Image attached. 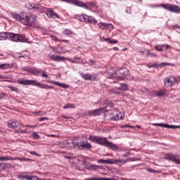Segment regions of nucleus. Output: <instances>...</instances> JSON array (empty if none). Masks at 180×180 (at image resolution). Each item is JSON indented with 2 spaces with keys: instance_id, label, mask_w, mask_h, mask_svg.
<instances>
[{
  "instance_id": "obj_1",
  "label": "nucleus",
  "mask_w": 180,
  "mask_h": 180,
  "mask_svg": "<svg viewBox=\"0 0 180 180\" xmlns=\"http://www.w3.org/2000/svg\"><path fill=\"white\" fill-rule=\"evenodd\" d=\"M22 25L31 26V27H36L37 25V16L35 15H25L23 17Z\"/></svg>"
},
{
  "instance_id": "obj_2",
  "label": "nucleus",
  "mask_w": 180,
  "mask_h": 180,
  "mask_svg": "<svg viewBox=\"0 0 180 180\" xmlns=\"http://www.w3.org/2000/svg\"><path fill=\"white\" fill-rule=\"evenodd\" d=\"M89 140H90L93 143H96L100 146H105V147H106V144L109 142L108 141V138L106 137L92 136V135L89 136Z\"/></svg>"
},
{
  "instance_id": "obj_3",
  "label": "nucleus",
  "mask_w": 180,
  "mask_h": 180,
  "mask_svg": "<svg viewBox=\"0 0 180 180\" xmlns=\"http://www.w3.org/2000/svg\"><path fill=\"white\" fill-rule=\"evenodd\" d=\"M126 75H129V70L127 68H122L120 70H117L112 76L118 79L123 80L126 77Z\"/></svg>"
},
{
  "instance_id": "obj_4",
  "label": "nucleus",
  "mask_w": 180,
  "mask_h": 180,
  "mask_svg": "<svg viewBox=\"0 0 180 180\" xmlns=\"http://www.w3.org/2000/svg\"><path fill=\"white\" fill-rule=\"evenodd\" d=\"M79 20L81 22H88L89 23H91V25H96V23H98V21L95 18L86 14L79 15Z\"/></svg>"
},
{
  "instance_id": "obj_5",
  "label": "nucleus",
  "mask_w": 180,
  "mask_h": 180,
  "mask_svg": "<svg viewBox=\"0 0 180 180\" xmlns=\"http://www.w3.org/2000/svg\"><path fill=\"white\" fill-rule=\"evenodd\" d=\"M162 8L169 11V12H173L174 13H180V7L176 5H172L169 4H165L161 5Z\"/></svg>"
},
{
  "instance_id": "obj_6",
  "label": "nucleus",
  "mask_w": 180,
  "mask_h": 180,
  "mask_svg": "<svg viewBox=\"0 0 180 180\" xmlns=\"http://www.w3.org/2000/svg\"><path fill=\"white\" fill-rule=\"evenodd\" d=\"M9 39L12 40V41H20L21 43H25L27 41L25 37L12 32H10Z\"/></svg>"
},
{
  "instance_id": "obj_7",
  "label": "nucleus",
  "mask_w": 180,
  "mask_h": 180,
  "mask_svg": "<svg viewBox=\"0 0 180 180\" xmlns=\"http://www.w3.org/2000/svg\"><path fill=\"white\" fill-rule=\"evenodd\" d=\"M108 112V107H103L98 109L92 110L88 112V116H99V115H102V113H105Z\"/></svg>"
},
{
  "instance_id": "obj_8",
  "label": "nucleus",
  "mask_w": 180,
  "mask_h": 180,
  "mask_svg": "<svg viewBox=\"0 0 180 180\" xmlns=\"http://www.w3.org/2000/svg\"><path fill=\"white\" fill-rule=\"evenodd\" d=\"M60 146L61 148H72V147H77V142L69 139L60 143Z\"/></svg>"
},
{
  "instance_id": "obj_9",
  "label": "nucleus",
  "mask_w": 180,
  "mask_h": 180,
  "mask_svg": "<svg viewBox=\"0 0 180 180\" xmlns=\"http://www.w3.org/2000/svg\"><path fill=\"white\" fill-rule=\"evenodd\" d=\"M123 117H124V113L116 110L110 115V120H122Z\"/></svg>"
},
{
  "instance_id": "obj_10",
  "label": "nucleus",
  "mask_w": 180,
  "mask_h": 180,
  "mask_svg": "<svg viewBox=\"0 0 180 180\" xmlns=\"http://www.w3.org/2000/svg\"><path fill=\"white\" fill-rule=\"evenodd\" d=\"M129 89V87L127 86V84H121L120 87H115L112 90V94H115V95H120L122 94V91H127Z\"/></svg>"
},
{
  "instance_id": "obj_11",
  "label": "nucleus",
  "mask_w": 180,
  "mask_h": 180,
  "mask_svg": "<svg viewBox=\"0 0 180 180\" xmlns=\"http://www.w3.org/2000/svg\"><path fill=\"white\" fill-rule=\"evenodd\" d=\"M165 86H174L176 84V79L175 77H169L165 79Z\"/></svg>"
},
{
  "instance_id": "obj_12",
  "label": "nucleus",
  "mask_w": 180,
  "mask_h": 180,
  "mask_svg": "<svg viewBox=\"0 0 180 180\" xmlns=\"http://www.w3.org/2000/svg\"><path fill=\"white\" fill-rule=\"evenodd\" d=\"M80 75L82 78H83V79H85L86 81H98V78H96V77L92 76V75L89 73H80Z\"/></svg>"
},
{
  "instance_id": "obj_13",
  "label": "nucleus",
  "mask_w": 180,
  "mask_h": 180,
  "mask_svg": "<svg viewBox=\"0 0 180 180\" xmlns=\"http://www.w3.org/2000/svg\"><path fill=\"white\" fill-rule=\"evenodd\" d=\"M166 158L167 160H169L170 161H173V162H175V164H180V160L179 155H174L172 154H167L166 155Z\"/></svg>"
},
{
  "instance_id": "obj_14",
  "label": "nucleus",
  "mask_w": 180,
  "mask_h": 180,
  "mask_svg": "<svg viewBox=\"0 0 180 180\" xmlns=\"http://www.w3.org/2000/svg\"><path fill=\"white\" fill-rule=\"evenodd\" d=\"M76 147L82 150V148H91V145L88 141L77 143Z\"/></svg>"
},
{
  "instance_id": "obj_15",
  "label": "nucleus",
  "mask_w": 180,
  "mask_h": 180,
  "mask_svg": "<svg viewBox=\"0 0 180 180\" xmlns=\"http://www.w3.org/2000/svg\"><path fill=\"white\" fill-rule=\"evenodd\" d=\"M127 162V160L124 159H111V164H115L116 165H119L122 167V165H124Z\"/></svg>"
},
{
  "instance_id": "obj_16",
  "label": "nucleus",
  "mask_w": 180,
  "mask_h": 180,
  "mask_svg": "<svg viewBox=\"0 0 180 180\" xmlns=\"http://www.w3.org/2000/svg\"><path fill=\"white\" fill-rule=\"evenodd\" d=\"M49 84H53V85H56L57 86H60V88H63V89H67V88H69L70 86L65 84H63V83H60L58 82H54L53 80H48Z\"/></svg>"
},
{
  "instance_id": "obj_17",
  "label": "nucleus",
  "mask_w": 180,
  "mask_h": 180,
  "mask_svg": "<svg viewBox=\"0 0 180 180\" xmlns=\"http://www.w3.org/2000/svg\"><path fill=\"white\" fill-rule=\"evenodd\" d=\"M98 26L99 29H101V30H106V29H109V27H112V24L105 23L103 22H98Z\"/></svg>"
},
{
  "instance_id": "obj_18",
  "label": "nucleus",
  "mask_w": 180,
  "mask_h": 180,
  "mask_svg": "<svg viewBox=\"0 0 180 180\" xmlns=\"http://www.w3.org/2000/svg\"><path fill=\"white\" fill-rule=\"evenodd\" d=\"M108 148H110V150H112V151H119V146H117V145L112 143V142H109L106 144V146Z\"/></svg>"
},
{
  "instance_id": "obj_19",
  "label": "nucleus",
  "mask_w": 180,
  "mask_h": 180,
  "mask_svg": "<svg viewBox=\"0 0 180 180\" xmlns=\"http://www.w3.org/2000/svg\"><path fill=\"white\" fill-rule=\"evenodd\" d=\"M67 1L68 4H72L73 5H76V6H79V8H82L84 5V2L78 0H67Z\"/></svg>"
},
{
  "instance_id": "obj_20",
  "label": "nucleus",
  "mask_w": 180,
  "mask_h": 180,
  "mask_svg": "<svg viewBox=\"0 0 180 180\" xmlns=\"http://www.w3.org/2000/svg\"><path fill=\"white\" fill-rule=\"evenodd\" d=\"M154 126H160V127H167V129H180L179 126L168 125L166 124H154Z\"/></svg>"
},
{
  "instance_id": "obj_21",
  "label": "nucleus",
  "mask_w": 180,
  "mask_h": 180,
  "mask_svg": "<svg viewBox=\"0 0 180 180\" xmlns=\"http://www.w3.org/2000/svg\"><path fill=\"white\" fill-rule=\"evenodd\" d=\"M30 74H33V75H39L41 71L37 68H28L27 70Z\"/></svg>"
},
{
  "instance_id": "obj_22",
  "label": "nucleus",
  "mask_w": 180,
  "mask_h": 180,
  "mask_svg": "<svg viewBox=\"0 0 180 180\" xmlns=\"http://www.w3.org/2000/svg\"><path fill=\"white\" fill-rule=\"evenodd\" d=\"M11 16L13 19L15 20H18V22H20V23H23V17L20 16V15L16 13H13L11 14Z\"/></svg>"
},
{
  "instance_id": "obj_23",
  "label": "nucleus",
  "mask_w": 180,
  "mask_h": 180,
  "mask_svg": "<svg viewBox=\"0 0 180 180\" xmlns=\"http://www.w3.org/2000/svg\"><path fill=\"white\" fill-rule=\"evenodd\" d=\"M11 32H0V40H6L9 39Z\"/></svg>"
},
{
  "instance_id": "obj_24",
  "label": "nucleus",
  "mask_w": 180,
  "mask_h": 180,
  "mask_svg": "<svg viewBox=\"0 0 180 180\" xmlns=\"http://www.w3.org/2000/svg\"><path fill=\"white\" fill-rule=\"evenodd\" d=\"M46 15L48 18H52L53 19H56V18H58V15L54 12L52 11V10L49 9L46 11Z\"/></svg>"
},
{
  "instance_id": "obj_25",
  "label": "nucleus",
  "mask_w": 180,
  "mask_h": 180,
  "mask_svg": "<svg viewBox=\"0 0 180 180\" xmlns=\"http://www.w3.org/2000/svg\"><path fill=\"white\" fill-rule=\"evenodd\" d=\"M38 88H41V89H54L53 86H47L44 84L38 83Z\"/></svg>"
},
{
  "instance_id": "obj_26",
  "label": "nucleus",
  "mask_w": 180,
  "mask_h": 180,
  "mask_svg": "<svg viewBox=\"0 0 180 180\" xmlns=\"http://www.w3.org/2000/svg\"><path fill=\"white\" fill-rule=\"evenodd\" d=\"M26 6L29 9H37V11H39L40 9V7L39 6H36L35 4H33L32 3L27 4Z\"/></svg>"
},
{
  "instance_id": "obj_27",
  "label": "nucleus",
  "mask_w": 180,
  "mask_h": 180,
  "mask_svg": "<svg viewBox=\"0 0 180 180\" xmlns=\"http://www.w3.org/2000/svg\"><path fill=\"white\" fill-rule=\"evenodd\" d=\"M8 68H12V65L8 63H0V70H8Z\"/></svg>"
},
{
  "instance_id": "obj_28",
  "label": "nucleus",
  "mask_w": 180,
  "mask_h": 180,
  "mask_svg": "<svg viewBox=\"0 0 180 180\" xmlns=\"http://www.w3.org/2000/svg\"><path fill=\"white\" fill-rule=\"evenodd\" d=\"M18 84H20V85H29V80L25 79H19L17 81Z\"/></svg>"
},
{
  "instance_id": "obj_29",
  "label": "nucleus",
  "mask_w": 180,
  "mask_h": 180,
  "mask_svg": "<svg viewBox=\"0 0 180 180\" xmlns=\"http://www.w3.org/2000/svg\"><path fill=\"white\" fill-rule=\"evenodd\" d=\"M98 162H100L101 164H112V159L110 160L101 159V160H98Z\"/></svg>"
},
{
  "instance_id": "obj_30",
  "label": "nucleus",
  "mask_w": 180,
  "mask_h": 180,
  "mask_svg": "<svg viewBox=\"0 0 180 180\" xmlns=\"http://www.w3.org/2000/svg\"><path fill=\"white\" fill-rule=\"evenodd\" d=\"M8 158H11V159H9L8 161H13V160L26 161V160H27L25 158H20L19 157H17V158L8 157Z\"/></svg>"
},
{
  "instance_id": "obj_31",
  "label": "nucleus",
  "mask_w": 180,
  "mask_h": 180,
  "mask_svg": "<svg viewBox=\"0 0 180 180\" xmlns=\"http://www.w3.org/2000/svg\"><path fill=\"white\" fill-rule=\"evenodd\" d=\"M39 83L37 80H28V85H34V86H38Z\"/></svg>"
},
{
  "instance_id": "obj_32",
  "label": "nucleus",
  "mask_w": 180,
  "mask_h": 180,
  "mask_svg": "<svg viewBox=\"0 0 180 180\" xmlns=\"http://www.w3.org/2000/svg\"><path fill=\"white\" fill-rule=\"evenodd\" d=\"M157 51H164L163 44H158L155 46Z\"/></svg>"
},
{
  "instance_id": "obj_33",
  "label": "nucleus",
  "mask_w": 180,
  "mask_h": 180,
  "mask_svg": "<svg viewBox=\"0 0 180 180\" xmlns=\"http://www.w3.org/2000/svg\"><path fill=\"white\" fill-rule=\"evenodd\" d=\"M63 109H75V105L74 104L68 103L63 107Z\"/></svg>"
},
{
  "instance_id": "obj_34",
  "label": "nucleus",
  "mask_w": 180,
  "mask_h": 180,
  "mask_svg": "<svg viewBox=\"0 0 180 180\" xmlns=\"http://www.w3.org/2000/svg\"><path fill=\"white\" fill-rule=\"evenodd\" d=\"M74 60L72 61V64H84L85 65V63L84 62H78L77 60H81V58H78V57H75Z\"/></svg>"
},
{
  "instance_id": "obj_35",
  "label": "nucleus",
  "mask_w": 180,
  "mask_h": 180,
  "mask_svg": "<svg viewBox=\"0 0 180 180\" xmlns=\"http://www.w3.org/2000/svg\"><path fill=\"white\" fill-rule=\"evenodd\" d=\"M51 39L52 40H53L54 41H64L65 43H67V40H61V39H59L58 38H57V37L54 36V35H52L51 37Z\"/></svg>"
},
{
  "instance_id": "obj_36",
  "label": "nucleus",
  "mask_w": 180,
  "mask_h": 180,
  "mask_svg": "<svg viewBox=\"0 0 180 180\" xmlns=\"http://www.w3.org/2000/svg\"><path fill=\"white\" fill-rule=\"evenodd\" d=\"M167 65H172V64L163 62V63H160V65H158V67L159 68H162L163 67H167Z\"/></svg>"
},
{
  "instance_id": "obj_37",
  "label": "nucleus",
  "mask_w": 180,
  "mask_h": 180,
  "mask_svg": "<svg viewBox=\"0 0 180 180\" xmlns=\"http://www.w3.org/2000/svg\"><path fill=\"white\" fill-rule=\"evenodd\" d=\"M8 88L9 89H11V91H12L13 92H16V94L19 93V89H18L17 87H13L11 86H8Z\"/></svg>"
},
{
  "instance_id": "obj_38",
  "label": "nucleus",
  "mask_w": 180,
  "mask_h": 180,
  "mask_svg": "<svg viewBox=\"0 0 180 180\" xmlns=\"http://www.w3.org/2000/svg\"><path fill=\"white\" fill-rule=\"evenodd\" d=\"M8 126L10 129H16V122H8Z\"/></svg>"
},
{
  "instance_id": "obj_39",
  "label": "nucleus",
  "mask_w": 180,
  "mask_h": 180,
  "mask_svg": "<svg viewBox=\"0 0 180 180\" xmlns=\"http://www.w3.org/2000/svg\"><path fill=\"white\" fill-rule=\"evenodd\" d=\"M165 94V93L164 92V91H156L155 95V96L161 97V96H164Z\"/></svg>"
},
{
  "instance_id": "obj_40",
  "label": "nucleus",
  "mask_w": 180,
  "mask_h": 180,
  "mask_svg": "<svg viewBox=\"0 0 180 180\" xmlns=\"http://www.w3.org/2000/svg\"><path fill=\"white\" fill-rule=\"evenodd\" d=\"M46 113V112H43V111H38L37 112H34V115H36V116H44Z\"/></svg>"
},
{
  "instance_id": "obj_41",
  "label": "nucleus",
  "mask_w": 180,
  "mask_h": 180,
  "mask_svg": "<svg viewBox=\"0 0 180 180\" xmlns=\"http://www.w3.org/2000/svg\"><path fill=\"white\" fill-rule=\"evenodd\" d=\"M9 160H12V158H8V157H4V156H2V157H1L0 156V161H9Z\"/></svg>"
},
{
  "instance_id": "obj_42",
  "label": "nucleus",
  "mask_w": 180,
  "mask_h": 180,
  "mask_svg": "<svg viewBox=\"0 0 180 180\" xmlns=\"http://www.w3.org/2000/svg\"><path fill=\"white\" fill-rule=\"evenodd\" d=\"M67 58L64 56H57L56 57V61H64V60H66Z\"/></svg>"
},
{
  "instance_id": "obj_43",
  "label": "nucleus",
  "mask_w": 180,
  "mask_h": 180,
  "mask_svg": "<svg viewBox=\"0 0 180 180\" xmlns=\"http://www.w3.org/2000/svg\"><path fill=\"white\" fill-rule=\"evenodd\" d=\"M32 137L34 139H36V140L40 139V135L37 134V132H34L32 134Z\"/></svg>"
},
{
  "instance_id": "obj_44",
  "label": "nucleus",
  "mask_w": 180,
  "mask_h": 180,
  "mask_svg": "<svg viewBox=\"0 0 180 180\" xmlns=\"http://www.w3.org/2000/svg\"><path fill=\"white\" fill-rule=\"evenodd\" d=\"M63 33L66 35V36H71V34H72V32L68 30H65V31H63Z\"/></svg>"
},
{
  "instance_id": "obj_45",
  "label": "nucleus",
  "mask_w": 180,
  "mask_h": 180,
  "mask_svg": "<svg viewBox=\"0 0 180 180\" xmlns=\"http://www.w3.org/2000/svg\"><path fill=\"white\" fill-rule=\"evenodd\" d=\"M82 8H84V9H87V11H91V6H88L85 3H83V6Z\"/></svg>"
},
{
  "instance_id": "obj_46",
  "label": "nucleus",
  "mask_w": 180,
  "mask_h": 180,
  "mask_svg": "<svg viewBox=\"0 0 180 180\" xmlns=\"http://www.w3.org/2000/svg\"><path fill=\"white\" fill-rule=\"evenodd\" d=\"M27 180H39V177L37 176H30V178H27Z\"/></svg>"
},
{
  "instance_id": "obj_47",
  "label": "nucleus",
  "mask_w": 180,
  "mask_h": 180,
  "mask_svg": "<svg viewBox=\"0 0 180 180\" xmlns=\"http://www.w3.org/2000/svg\"><path fill=\"white\" fill-rule=\"evenodd\" d=\"M19 178H20L21 180H27V178H30V176H27V175H25V176H23V175H20L19 176Z\"/></svg>"
},
{
  "instance_id": "obj_48",
  "label": "nucleus",
  "mask_w": 180,
  "mask_h": 180,
  "mask_svg": "<svg viewBox=\"0 0 180 180\" xmlns=\"http://www.w3.org/2000/svg\"><path fill=\"white\" fill-rule=\"evenodd\" d=\"M171 49V46L168 44H163V51L164 50H169Z\"/></svg>"
},
{
  "instance_id": "obj_49",
  "label": "nucleus",
  "mask_w": 180,
  "mask_h": 180,
  "mask_svg": "<svg viewBox=\"0 0 180 180\" xmlns=\"http://www.w3.org/2000/svg\"><path fill=\"white\" fill-rule=\"evenodd\" d=\"M96 167H98V166H95L94 165H89L87 166V168H88V169H95V168H96Z\"/></svg>"
},
{
  "instance_id": "obj_50",
  "label": "nucleus",
  "mask_w": 180,
  "mask_h": 180,
  "mask_svg": "<svg viewBox=\"0 0 180 180\" xmlns=\"http://www.w3.org/2000/svg\"><path fill=\"white\" fill-rule=\"evenodd\" d=\"M148 68H153V67H158V64L155 63V64H148Z\"/></svg>"
},
{
  "instance_id": "obj_51",
  "label": "nucleus",
  "mask_w": 180,
  "mask_h": 180,
  "mask_svg": "<svg viewBox=\"0 0 180 180\" xmlns=\"http://www.w3.org/2000/svg\"><path fill=\"white\" fill-rule=\"evenodd\" d=\"M44 120H49V117H44L39 118V122H44Z\"/></svg>"
},
{
  "instance_id": "obj_52",
  "label": "nucleus",
  "mask_w": 180,
  "mask_h": 180,
  "mask_svg": "<svg viewBox=\"0 0 180 180\" xmlns=\"http://www.w3.org/2000/svg\"><path fill=\"white\" fill-rule=\"evenodd\" d=\"M6 96V94L5 93H1L0 94V99H4Z\"/></svg>"
},
{
  "instance_id": "obj_53",
  "label": "nucleus",
  "mask_w": 180,
  "mask_h": 180,
  "mask_svg": "<svg viewBox=\"0 0 180 180\" xmlns=\"http://www.w3.org/2000/svg\"><path fill=\"white\" fill-rule=\"evenodd\" d=\"M51 58L52 59V60H53V61H56V58H57V56H54V55H51Z\"/></svg>"
},
{
  "instance_id": "obj_54",
  "label": "nucleus",
  "mask_w": 180,
  "mask_h": 180,
  "mask_svg": "<svg viewBox=\"0 0 180 180\" xmlns=\"http://www.w3.org/2000/svg\"><path fill=\"white\" fill-rule=\"evenodd\" d=\"M117 43H118L117 40H111L110 42V44H117Z\"/></svg>"
},
{
  "instance_id": "obj_55",
  "label": "nucleus",
  "mask_w": 180,
  "mask_h": 180,
  "mask_svg": "<svg viewBox=\"0 0 180 180\" xmlns=\"http://www.w3.org/2000/svg\"><path fill=\"white\" fill-rule=\"evenodd\" d=\"M30 154H32V155H37V157H40V155H38L36 153V152H30Z\"/></svg>"
},
{
  "instance_id": "obj_56",
  "label": "nucleus",
  "mask_w": 180,
  "mask_h": 180,
  "mask_svg": "<svg viewBox=\"0 0 180 180\" xmlns=\"http://www.w3.org/2000/svg\"><path fill=\"white\" fill-rule=\"evenodd\" d=\"M105 41H108V43H110L111 40L110 38H103Z\"/></svg>"
},
{
  "instance_id": "obj_57",
  "label": "nucleus",
  "mask_w": 180,
  "mask_h": 180,
  "mask_svg": "<svg viewBox=\"0 0 180 180\" xmlns=\"http://www.w3.org/2000/svg\"><path fill=\"white\" fill-rule=\"evenodd\" d=\"M41 77H44L45 78H49V75H47V74L46 73H42V75H41Z\"/></svg>"
},
{
  "instance_id": "obj_58",
  "label": "nucleus",
  "mask_w": 180,
  "mask_h": 180,
  "mask_svg": "<svg viewBox=\"0 0 180 180\" xmlns=\"http://www.w3.org/2000/svg\"><path fill=\"white\" fill-rule=\"evenodd\" d=\"M121 127L123 129V128H124V127H130V125L129 124H126L125 125H122V126H121Z\"/></svg>"
},
{
  "instance_id": "obj_59",
  "label": "nucleus",
  "mask_w": 180,
  "mask_h": 180,
  "mask_svg": "<svg viewBox=\"0 0 180 180\" xmlns=\"http://www.w3.org/2000/svg\"><path fill=\"white\" fill-rule=\"evenodd\" d=\"M27 127H32L33 129L37 127V125H34V126H29V125H27Z\"/></svg>"
},
{
  "instance_id": "obj_60",
  "label": "nucleus",
  "mask_w": 180,
  "mask_h": 180,
  "mask_svg": "<svg viewBox=\"0 0 180 180\" xmlns=\"http://www.w3.org/2000/svg\"><path fill=\"white\" fill-rule=\"evenodd\" d=\"M65 60H67L68 61H70V63H72V59L71 58H66Z\"/></svg>"
},
{
  "instance_id": "obj_61",
  "label": "nucleus",
  "mask_w": 180,
  "mask_h": 180,
  "mask_svg": "<svg viewBox=\"0 0 180 180\" xmlns=\"http://www.w3.org/2000/svg\"><path fill=\"white\" fill-rule=\"evenodd\" d=\"M113 50H115V51H117L119 50V48L115 46L113 48Z\"/></svg>"
},
{
  "instance_id": "obj_62",
  "label": "nucleus",
  "mask_w": 180,
  "mask_h": 180,
  "mask_svg": "<svg viewBox=\"0 0 180 180\" xmlns=\"http://www.w3.org/2000/svg\"><path fill=\"white\" fill-rule=\"evenodd\" d=\"M153 53H151V51H150V50L148 51V56H150L152 55Z\"/></svg>"
},
{
  "instance_id": "obj_63",
  "label": "nucleus",
  "mask_w": 180,
  "mask_h": 180,
  "mask_svg": "<svg viewBox=\"0 0 180 180\" xmlns=\"http://www.w3.org/2000/svg\"><path fill=\"white\" fill-rule=\"evenodd\" d=\"M157 56V54L155 53H152V55H150V57H156Z\"/></svg>"
},
{
  "instance_id": "obj_64",
  "label": "nucleus",
  "mask_w": 180,
  "mask_h": 180,
  "mask_svg": "<svg viewBox=\"0 0 180 180\" xmlns=\"http://www.w3.org/2000/svg\"><path fill=\"white\" fill-rule=\"evenodd\" d=\"M174 27H176L177 29H180V26L179 25H176V26H174Z\"/></svg>"
}]
</instances>
